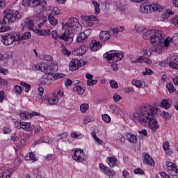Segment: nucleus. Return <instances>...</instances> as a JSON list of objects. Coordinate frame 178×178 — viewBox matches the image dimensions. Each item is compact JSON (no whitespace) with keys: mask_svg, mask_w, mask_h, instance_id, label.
<instances>
[{"mask_svg":"<svg viewBox=\"0 0 178 178\" xmlns=\"http://www.w3.org/2000/svg\"><path fill=\"white\" fill-rule=\"evenodd\" d=\"M155 107L152 105L144 106L140 108L138 111L134 113L132 120L146 124L152 133H156L159 129L158 120L155 118Z\"/></svg>","mask_w":178,"mask_h":178,"instance_id":"obj_1","label":"nucleus"},{"mask_svg":"<svg viewBox=\"0 0 178 178\" xmlns=\"http://www.w3.org/2000/svg\"><path fill=\"white\" fill-rule=\"evenodd\" d=\"M162 34L163 32L159 30H148L143 34V40H150L151 44L156 47L162 41Z\"/></svg>","mask_w":178,"mask_h":178,"instance_id":"obj_2","label":"nucleus"},{"mask_svg":"<svg viewBox=\"0 0 178 178\" xmlns=\"http://www.w3.org/2000/svg\"><path fill=\"white\" fill-rule=\"evenodd\" d=\"M63 101V92L60 90L53 92L51 95H44L42 98V102L44 104H49V105L54 106L60 104Z\"/></svg>","mask_w":178,"mask_h":178,"instance_id":"obj_3","label":"nucleus"},{"mask_svg":"<svg viewBox=\"0 0 178 178\" xmlns=\"http://www.w3.org/2000/svg\"><path fill=\"white\" fill-rule=\"evenodd\" d=\"M4 17L2 20L0 21L1 24H9L10 23H15V22H17L19 20L20 17H22V15L18 10L12 11L8 10V11L4 12Z\"/></svg>","mask_w":178,"mask_h":178,"instance_id":"obj_4","label":"nucleus"},{"mask_svg":"<svg viewBox=\"0 0 178 178\" xmlns=\"http://www.w3.org/2000/svg\"><path fill=\"white\" fill-rule=\"evenodd\" d=\"M19 38H20V33L15 32L7 33L1 36V42H3L6 47H9V45H12L13 42L19 41Z\"/></svg>","mask_w":178,"mask_h":178,"instance_id":"obj_5","label":"nucleus"},{"mask_svg":"<svg viewBox=\"0 0 178 178\" xmlns=\"http://www.w3.org/2000/svg\"><path fill=\"white\" fill-rule=\"evenodd\" d=\"M140 13H152V12H162L163 7L157 3L141 5L139 8Z\"/></svg>","mask_w":178,"mask_h":178,"instance_id":"obj_6","label":"nucleus"},{"mask_svg":"<svg viewBox=\"0 0 178 178\" xmlns=\"http://www.w3.org/2000/svg\"><path fill=\"white\" fill-rule=\"evenodd\" d=\"M105 59L107 60H112V62H118L123 59V52L116 50L111 51L110 52L105 53L103 55Z\"/></svg>","mask_w":178,"mask_h":178,"instance_id":"obj_7","label":"nucleus"},{"mask_svg":"<svg viewBox=\"0 0 178 178\" xmlns=\"http://www.w3.org/2000/svg\"><path fill=\"white\" fill-rule=\"evenodd\" d=\"M72 152L74 153L72 154V158L74 161H76V162L82 163V162H86V161H87V156L83 149H75L72 150Z\"/></svg>","mask_w":178,"mask_h":178,"instance_id":"obj_8","label":"nucleus"},{"mask_svg":"<svg viewBox=\"0 0 178 178\" xmlns=\"http://www.w3.org/2000/svg\"><path fill=\"white\" fill-rule=\"evenodd\" d=\"M51 35L54 40L56 41H59V40H63V41L72 42L73 41V38L70 37V32L69 31H65L63 34L60 35V36L58 35V31L56 30H54L51 31Z\"/></svg>","mask_w":178,"mask_h":178,"instance_id":"obj_9","label":"nucleus"},{"mask_svg":"<svg viewBox=\"0 0 178 178\" xmlns=\"http://www.w3.org/2000/svg\"><path fill=\"white\" fill-rule=\"evenodd\" d=\"M15 128L20 130L23 129L25 131H33L34 127L31 125V123L26 122H22L20 120L15 121Z\"/></svg>","mask_w":178,"mask_h":178,"instance_id":"obj_10","label":"nucleus"},{"mask_svg":"<svg viewBox=\"0 0 178 178\" xmlns=\"http://www.w3.org/2000/svg\"><path fill=\"white\" fill-rule=\"evenodd\" d=\"M167 172L170 176L178 177L177 165L171 161H166Z\"/></svg>","mask_w":178,"mask_h":178,"instance_id":"obj_11","label":"nucleus"},{"mask_svg":"<svg viewBox=\"0 0 178 178\" xmlns=\"http://www.w3.org/2000/svg\"><path fill=\"white\" fill-rule=\"evenodd\" d=\"M87 49H88V47L83 44L80 47L74 49L72 51V55H74L75 56H83V55L87 52Z\"/></svg>","mask_w":178,"mask_h":178,"instance_id":"obj_12","label":"nucleus"},{"mask_svg":"<svg viewBox=\"0 0 178 178\" xmlns=\"http://www.w3.org/2000/svg\"><path fill=\"white\" fill-rule=\"evenodd\" d=\"M81 67V63H80V60L77 58H72L69 63V69L71 72H75V70L80 69Z\"/></svg>","mask_w":178,"mask_h":178,"instance_id":"obj_13","label":"nucleus"},{"mask_svg":"<svg viewBox=\"0 0 178 178\" xmlns=\"http://www.w3.org/2000/svg\"><path fill=\"white\" fill-rule=\"evenodd\" d=\"M67 29H77L80 26V22L77 18H70L66 23Z\"/></svg>","mask_w":178,"mask_h":178,"instance_id":"obj_14","label":"nucleus"},{"mask_svg":"<svg viewBox=\"0 0 178 178\" xmlns=\"http://www.w3.org/2000/svg\"><path fill=\"white\" fill-rule=\"evenodd\" d=\"M142 156H144L143 163H146L150 166H155V161L153 160L149 154L143 152Z\"/></svg>","mask_w":178,"mask_h":178,"instance_id":"obj_15","label":"nucleus"},{"mask_svg":"<svg viewBox=\"0 0 178 178\" xmlns=\"http://www.w3.org/2000/svg\"><path fill=\"white\" fill-rule=\"evenodd\" d=\"M31 3L34 8L41 6L42 10H47V1L45 0H33Z\"/></svg>","mask_w":178,"mask_h":178,"instance_id":"obj_16","label":"nucleus"},{"mask_svg":"<svg viewBox=\"0 0 178 178\" xmlns=\"http://www.w3.org/2000/svg\"><path fill=\"white\" fill-rule=\"evenodd\" d=\"M24 27H28V29L30 31H35L34 22L33 21V19H31V17H28L25 19L23 29H24Z\"/></svg>","mask_w":178,"mask_h":178,"instance_id":"obj_17","label":"nucleus"},{"mask_svg":"<svg viewBox=\"0 0 178 178\" xmlns=\"http://www.w3.org/2000/svg\"><path fill=\"white\" fill-rule=\"evenodd\" d=\"M47 63L45 62H40V63H38L37 64H35L34 65L35 69H36V70H38L39 72H42V73H45L47 72H48L47 70Z\"/></svg>","mask_w":178,"mask_h":178,"instance_id":"obj_18","label":"nucleus"},{"mask_svg":"<svg viewBox=\"0 0 178 178\" xmlns=\"http://www.w3.org/2000/svg\"><path fill=\"white\" fill-rule=\"evenodd\" d=\"M57 67H58V65H56L54 63H51L49 65L47 64V72H46V74H52V73H55V72H56V70H58Z\"/></svg>","mask_w":178,"mask_h":178,"instance_id":"obj_19","label":"nucleus"},{"mask_svg":"<svg viewBox=\"0 0 178 178\" xmlns=\"http://www.w3.org/2000/svg\"><path fill=\"white\" fill-rule=\"evenodd\" d=\"M12 176V169L3 170L0 168V178H10Z\"/></svg>","mask_w":178,"mask_h":178,"instance_id":"obj_20","label":"nucleus"},{"mask_svg":"<svg viewBox=\"0 0 178 178\" xmlns=\"http://www.w3.org/2000/svg\"><path fill=\"white\" fill-rule=\"evenodd\" d=\"M88 40V37L86 33L82 32L77 35L76 42H81V44H84V42H87Z\"/></svg>","mask_w":178,"mask_h":178,"instance_id":"obj_21","label":"nucleus"},{"mask_svg":"<svg viewBox=\"0 0 178 178\" xmlns=\"http://www.w3.org/2000/svg\"><path fill=\"white\" fill-rule=\"evenodd\" d=\"M99 38L101 41L105 42L111 39V33H109L107 31H102L99 33Z\"/></svg>","mask_w":178,"mask_h":178,"instance_id":"obj_22","label":"nucleus"},{"mask_svg":"<svg viewBox=\"0 0 178 178\" xmlns=\"http://www.w3.org/2000/svg\"><path fill=\"white\" fill-rule=\"evenodd\" d=\"M102 47V46L101 45V44H99V42H97L96 40H92L90 44V48L91 51H92L93 52H95L99 49H101Z\"/></svg>","mask_w":178,"mask_h":178,"instance_id":"obj_23","label":"nucleus"},{"mask_svg":"<svg viewBox=\"0 0 178 178\" xmlns=\"http://www.w3.org/2000/svg\"><path fill=\"white\" fill-rule=\"evenodd\" d=\"M106 162L109 165L110 168H115L116 163H118V159L116 156H113L106 159Z\"/></svg>","mask_w":178,"mask_h":178,"instance_id":"obj_24","label":"nucleus"},{"mask_svg":"<svg viewBox=\"0 0 178 178\" xmlns=\"http://www.w3.org/2000/svg\"><path fill=\"white\" fill-rule=\"evenodd\" d=\"M126 138L129 143H131L132 144H136L138 141L137 136L131 133L127 134Z\"/></svg>","mask_w":178,"mask_h":178,"instance_id":"obj_25","label":"nucleus"},{"mask_svg":"<svg viewBox=\"0 0 178 178\" xmlns=\"http://www.w3.org/2000/svg\"><path fill=\"white\" fill-rule=\"evenodd\" d=\"M173 60L169 62V66L171 69H176L178 70V56L172 58Z\"/></svg>","mask_w":178,"mask_h":178,"instance_id":"obj_26","label":"nucleus"},{"mask_svg":"<svg viewBox=\"0 0 178 178\" xmlns=\"http://www.w3.org/2000/svg\"><path fill=\"white\" fill-rule=\"evenodd\" d=\"M160 107L163 108V109H170L172 107V104L169 103V100L163 99L162 102L160 103Z\"/></svg>","mask_w":178,"mask_h":178,"instance_id":"obj_27","label":"nucleus"},{"mask_svg":"<svg viewBox=\"0 0 178 178\" xmlns=\"http://www.w3.org/2000/svg\"><path fill=\"white\" fill-rule=\"evenodd\" d=\"M31 38V32H25L22 35L19 34L18 41H24V40H30Z\"/></svg>","mask_w":178,"mask_h":178,"instance_id":"obj_28","label":"nucleus"},{"mask_svg":"<svg viewBox=\"0 0 178 178\" xmlns=\"http://www.w3.org/2000/svg\"><path fill=\"white\" fill-rule=\"evenodd\" d=\"M20 119H22V120H29V119H31V113L28 111L21 113Z\"/></svg>","mask_w":178,"mask_h":178,"instance_id":"obj_29","label":"nucleus"},{"mask_svg":"<svg viewBox=\"0 0 178 178\" xmlns=\"http://www.w3.org/2000/svg\"><path fill=\"white\" fill-rule=\"evenodd\" d=\"M41 143H47V144H49L51 143V138L48 136H44L42 139L35 141L34 144L35 145H37V144H41Z\"/></svg>","mask_w":178,"mask_h":178,"instance_id":"obj_30","label":"nucleus"},{"mask_svg":"<svg viewBox=\"0 0 178 178\" xmlns=\"http://www.w3.org/2000/svg\"><path fill=\"white\" fill-rule=\"evenodd\" d=\"M104 175H106L110 178H113V177H115L116 175V172H115V170H111V168H108L106 170Z\"/></svg>","mask_w":178,"mask_h":178,"instance_id":"obj_31","label":"nucleus"},{"mask_svg":"<svg viewBox=\"0 0 178 178\" xmlns=\"http://www.w3.org/2000/svg\"><path fill=\"white\" fill-rule=\"evenodd\" d=\"M73 91H75L76 92H78V94H79V95H83V94H84V88H83V87H81L79 85H76L74 88H73Z\"/></svg>","mask_w":178,"mask_h":178,"instance_id":"obj_32","label":"nucleus"},{"mask_svg":"<svg viewBox=\"0 0 178 178\" xmlns=\"http://www.w3.org/2000/svg\"><path fill=\"white\" fill-rule=\"evenodd\" d=\"M115 140H117L119 144H124V143L126 142V138L121 134H117Z\"/></svg>","mask_w":178,"mask_h":178,"instance_id":"obj_33","label":"nucleus"},{"mask_svg":"<svg viewBox=\"0 0 178 178\" xmlns=\"http://www.w3.org/2000/svg\"><path fill=\"white\" fill-rule=\"evenodd\" d=\"M48 20L51 26H56L58 24V19L52 14L49 15Z\"/></svg>","mask_w":178,"mask_h":178,"instance_id":"obj_34","label":"nucleus"},{"mask_svg":"<svg viewBox=\"0 0 178 178\" xmlns=\"http://www.w3.org/2000/svg\"><path fill=\"white\" fill-rule=\"evenodd\" d=\"M92 3L95 8V14L99 15V13H101V9L99 8V3H98L97 1H92Z\"/></svg>","mask_w":178,"mask_h":178,"instance_id":"obj_35","label":"nucleus"},{"mask_svg":"<svg viewBox=\"0 0 178 178\" xmlns=\"http://www.w3.org/2000/svg\"><path fill=\"white\" fill-rule=\"evenodd\" d=\"M175 13H173V11H172V9L168 8L167 10H165V11L162 14V17L163 19H168L169 17V16H172V15H174Z\"/></svg>","mask_w":178,"mask_h":178,"instance_id":"obj_36","label":"nucleus"},{"mask_svg":"<svg viewBox=\"0 0 178 178\" xmlns=\"http://www.w3.org/2000/svg\"><path fill=\"white\" fill-rule=\"evenodd\" d=\"M40 59H43V60H46L47 62H52L54 57L51 55L42 54L40 56Z\"/></svg>","mask_w":178,"mask_h":178,"instance_id":"obj_37","label":"nucleus"},{"mask_svg":"<svg viewBox=\"0 0 178 178\" xmlns=\"http://www.w3.org/2000/svg\"><path fill=\"white\" fill-rule=\"evenodd\" d=\"M131 84L135 87H138V88H140V87H143V81L134 79L131 81Z\"/></svg>","mask_w":178,"mask_h":178,"instance_id":"obj_38","label":"nucleus"},{"mask_svg":"<svg viewBox=\"0 0 178 178\" xmlns=\"http://www.w3.org/2000/svg\"><path fill=\"white\" fill-rule=\"evenodd\" d=\"M37 31H38L39 35L40 36H43L45 37L47 35H49V34L51 33V30L50 29H47V30H37Z\"/></svg>","mask_w":178,"mask_h":178,"instance_id":"obj_39","label":"nucleus"},{"mask_svg":"<svg viewBox=\"0 0 178 178\" xmlns=\"http://www.w3.org/2000/svg\"><path fill=\"white\" fill-rule=\"evenodd\" d=\"M166 87H167L170 94H172L176 91V88H175V86H173V83L172 82L167 83Z\"/></svg>","mask_w":178,"mask_h":178,"instance_id":"obj_40","label":"nucleus"},{"mask_svg":"<svg viewBox=\"0 0 178 178\" xmlns=\"http://www.w3.org/2000/svg\"><path fill=\"white\" fill-rule=\"evenodd\" d=\"M88 108H90V105H88V104H87V103L82 104L80 106L81 112L82 113H86V112H87V110L88 109Z\"/></svg>","mask_w":178,"mask_h":178,"instance_id":"obj_41","label":"nucleus"},{"mask_svg":"<svg viewBox=\"0 0 178 178\" xmlns=\"http://www.w3.org/2000/svg\"><path fill=\"white\" fill-rule=\"evenodd\" d=\"M20 86H22V87H24L25 92H29V91L31 90V86L29 83H26V82H21Z\"/></svg>","mask_w":178,"mask_h":178,"instance_id":"obj_42","label":"nucleus"},{"mask_svg":"<svg viewBox=\"0 0 178 178\" xmlns=\"http://www.w3.org/2000/svg\"><path fill=\"white\" fill-rule=\"evenodd\" d=\"M14 91H15V94H17V95H20V94H22V92H23V89H22V86H20L19 85H16L14 87Z\"/></svg>","mask_w":178,"mask_h":178,"instance_id":"obj_43","label":"nucleus"},{"mask_svg":"<svg viewBox=\"0 0 178 178\" xmlns=\"http://www.w3.org/2000/svg\"><path fill=\"white\" fill-rule=\"evenodd\" d=\"M52 77L54 80H59V79H63V77H65V74L56 73L52 74Z\"/></svg>","mask_w":178,"mask_h":178,"instance_id":"obj_44","label":"nucleus"},{"mask_svg":"<svg viewBox=\"0 0 178 178\" xmlns=\"http://www.w3.org/2000/svg\"><path fill=\"white\" fill-rule=\"evenodd\" d=\"M102 120L104 122H106V123H111V116H109L108 114H103L102 115Z\"/></svg>","mask_w":178,"mask_h":178,"instance_id":"obj_45","label":"nucleus"},{"mask_svg":"<svg viewBox=\"0 0 178 178\" xmlns=\"http://www.w3.org/2000/svg\"><path fill=\"white\" fill-rule=\"evenodd\" d=\"M161 117L163 118V119H164L165 120H170V118L171 116L169 115V113L166 112V111H163L161 114Z\"/></svg>","mask_w":178,"mask_h":178,"instance_id":"obj_46","label":"nucleus"},{"mask_svg":"<svg viewBox=\"0 0 178 178\" xmlns=\"http://www.w3.org/2000/svg\"><path fill=\"white\" fill-rule=\"evenodd\" d=\"M159 44H163L164 47H169V38L163 39V36H162V40Z\"/></svg>","mask_w":178,"mask_h":178,"instance_id":"obj_47","label":"nucleus"},{"mask_svg":"<svg viewBox=\"0 0 178 178\" xmlns=\"http://www.w3.org/2000/svg\"><path fill=\"white\" fill-rule=\"evenodd\" d=\"M97 83H98V80H97V79H90V80L87 81V84L90 87H91L92 86H95V84H97Z\"/></svg>","mask_w":178,"mask_h":178,"instance_id":"obj_48","label":"nucleus"},{"mask_svg":"<svg viewBox=\"0 0 178 178\" xmlns=\"http://www.w3.org/2000/svg\"><path fill=\"white\" fill-rule=\"evenodd\" d=\"M32 1L31 0H22V6H24L25 8H27V6H30L31 5Z\"/></svg>","mask_w":178,"mask_h":178,"instance_id":"obj_49","label":"nucleus"},{"mask_svg":"<svg viewBox=\"0 0 178 178\" xmlns=\"http://www.w3.org/2000/svg\"><path fill=\"white\" fill-rule=\"evenodd\" d=\"M151 74H154V72L149 68H145V72H143V76H151Z\"/></svg>","mask_w":178,"mask_h":178,"instance_id":"obj_50","label":"nucleus"},{"mask_svg":"<svg viewBox=\"0 0 178 178\" xmlns=\"http://www.w3.org/2000/svg\"><path fill=\"white\" fill-rule=\"evenodd\" d=\"M110 86H111V88H118V87H119L118 82L115 80H111L110 81Z\"/></svg>","mask_w":178,"mask_h":178,"instance_id":"obj_51","label":"nucleus"},{"mask_svg":"<svg viewBox=\"0 0 178 178\" xmlns=\"http://www.w3.org/2000/svg\"><path fill=\"white\" fill-rule=\"evenodd\" d=\"M169 149H170V144L169 143V142H165L163 145V151L166 152Z\"/></svg>","mask_w":178,"mask_h":178,"instance_id":"obj_52","label":"nucleus"},{"mask_svg":"<svg viewBox=\"0 0 178 178\" xmlns=\"http://www.w3.org/2000/svg\"><path fill=\"white\" fill-rule=\"evenodd\" d=\"M134 172L135 175H145V172L141 168H136Z\"/></svg>","mask_w":178,"mask_h":178,"instance_id":"obj_53","label":"nucleus"},{"mask_svg":"<svg viewBox=\"0 0 178 178\" xmlns=\"http://www.w3.org/2000/svg\"><path fill=\"white\" fill-rule=\"evenodd\" d=\"M8 81L0 76V86L6 87V86H8Z\"/></svg>","mask_w":178,"mask_h":178,"instance_id":"obj_54","label":"nucleus"},{"mask_svg":"<svg viewBox=\"0 0 178 178\" xmlns=\"http://www.w3.org/2000/svg\"><path fill=\"white\" fill-rule=\"evenodd\" d=\"M6 31H10V28L9 26H3L0 28V33H5Z\"/></svg>","mask_w":178,"mask_h":178,"instance_id":"obj_55","label":"nucleus"},{"mask_svg":"<svg viewBox=\"0 0 178 178\" xmlns=\"http://www.w3.org/2000/svg\"><path fill=\"white\" fill-rule=\"evenodd\" d=\"M71 137L72 138H79V137H84L81 134H77L76 132H72L71 134Z\"/></svg>","mask_w":178,"mask_h":178,"instance_id":"obj_56","label":"nucleus"},{"mask_svg":"<svg viewBox=\"0 0 178 178\" xmlns=\"http://www.w3.org/2000/svg\"><path fill=\"white\" fill-rule=\"evenodd\" d=\"M88 19L90 21V22H98V17L95 16V15H89L88 17Z\"/></svg>","mask_w":178,"mask_h":178,"instance_id":"obj_57","label":"nucleus"},{"mask_svg":"<svg viewBox=\"0 0 178 178\" xmlns=\"http://www.w3.org/2000/svg\"><path fill=\"white\" fill-rule=\"evenodd\" d=\"M60 15V10H59V8H58V7H54L53 8V11L51 12V15Z\"/></svg>","mask_w":178,"mask_h":178,"instance_id":"obj_58","label":"nucleus"},{"mask_svg":"<svg viewBox=\"0 0 178 178\" xmlns=\"http://www.w3.org/2000/svg\"><path fill=\"white\" fill-rule=\"evenodd\" d=\"M113 99L115 102H119V101H121L122 97H120V95H118V94H115L113 95Z\"/></svg>","mask_w":178,"mask_h":178,"instance_id":"obj_59","label":"nucleus"},{"mask_svg":"<svg viewBox=\"0 0 178 178\" xmlns=\"http://www.w3.org/2000/svg\"><path fill=\"white\" fill-rule=\"evenodd\" d=\"M38 92L39 93L38 94V97H42L44 95V88L40 86L38 88Z\"/></svg>","mask_w":178,"mask_h":178,"instance_id":"obj_60","label":"nucleus"},{"mask_svg":"<svg viewBox=\"0 0 178 178\" xmlns=\"http://www.w3.org/2000/svg\"><path fill=\"white\" fill-rule=\"evenodd\" d=\"M0 73H2L5 76H8V74L9 73V70L8 69L0 67Z\"/></svg>","mask_w":178,"mask_h":178,"instance_id":"obj_61","label":"nucleus"},{"mask_svg":"<svg viewBox=\"0 0 178 178\" xmlns=\"http://www.w3.org/2000/svg\"><path fill=\"white\" fill-rule=\"evenodd\" d=\"M25 140L24 139L21 140L17 145V148H22L23 147V144H24Z\"/></svg>","mask_w":178,"mask_h":178,"instance_id":"obj_62","label":"nucleus"},{"mask_svg":"<svg viewBox=\"0 0 178 178\" xmlns=\"http://www.w3.org/2000/svg\"><path fill=\"white\" fill-rule=\"evenodd\" d=\"M112 33L113 35H118L119 34V28H113L112 29Z\"/></svg>","mask_w":178,"mask_h":178,"instance_id":"obj_63","label":"nucleus"},{"mask_svg":"<svg viewBox=\"0 0 178 178\" xmlns=\"http://www.w3.org/2000/svg\"><path fill=\"white\" fill-rule=\"evenodd\" d=\"M173 41L176 42L178 45V33H175L172 38Z\"/></svg>","mask_w":178,"mask_h":178,"instance_id":"obj_64","label":"nucleus"}]
</instances>
